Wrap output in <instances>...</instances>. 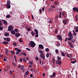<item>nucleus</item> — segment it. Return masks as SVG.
Masks as SVG:
<instances>
[{"instance_id":"obj_1","label":"nucleus","mask_w":78,"mask_h":78,"mask_svg":"<svg viewBox=\"0 0 78 78\" xmlns=\"http://www.w3.org/2000/svg\"><path fill=\"white\" fill-rule=\"evenodd\" d=\"M30 44L31 47H34V46L36 45V44L33 41H31L30 42Z\"/></svg>"},{"instance_id":"obj_2","label":"nucleus","mask_w":78,"mask_h":78,"mask_svg":"<svg viewBox=\"0 0 78 78\" xmlns=\"http://www.w3.org/2000/svg\"><path fill=\"white\" fill-rule=\"evenodd\" d=\"M14 29V27H12L11 26H9L8 27V30L11 31Z\"/></svg>"},{"instance_id":"obj_3","label":"nucleus","mask_w":78,"mask_h":78,"mask_svg":"<svg viewBox=\"0 0 78 78\" xmlns=\"http://www.w3.org/2000/svg\"><path fill=\"white\" fill-rule=\"evenodd\" d=\"M40 56L41 58H42L43 59H45V56L44 55V54H42L40 55Z\"/></svg>"},{"instance_id":"obj_4","label":"nucleus","mask_w":78,"mask_h":78,"mask_svg":"<svg viewBox=\"0 0 78 78\" xmlns=\"http://www.w3.org/2000/svg\"><path fill=\"white\" fill-rule=\"evenodd\" d=\"M73 10L74 11V12L76 11L78 12V7H74L73 8Z\"/></svg>"},{"instance_id":"obj_5","label":"nucleus","mask_w":78,"mask_h":78,"mask_svg":"<svg viewBox=\"0 0 78 78\" xmlns=\"http://www.w3.org/2000/svg\"><path fill=\"white\" fill-rule=\"evenodd\" d=\"M68 43L70 47H71V48H73V44L71 42H69Z\"/></svg>"},{"instance_id":"obj_6","label":"nucleus","mask_w":78,"mask_h":78,"mask_svg":"<svg viewBox=\"0 0 78 78\" xmlns=\"http://www.w3.org/2000/svg\"><path fill=\"white\" fill-rule=\"evenodd\" d=\"M68 21V20H63L62 21V22L64 24H65V25L67 24V23L66 22H67Z\"/></svg>"},{"instance_id":"obj_7","label":"nucleus","mask_w":78,"mask_h":78,"mask_svg":"<svg viewBox=\"0 0 78 78\" xmlns=\"http://www.w3.org/2000/svg\"><path fill=\"white\" fill-rule=\"evenodd\" d=\"M56 62H57V64H58V65H59V66H60L61 65V61L58 60H56Z\"/></svg>"},{"instance_id":"obj_8","label":"nucleus","mask_w":78,"mask_h":78,"mask_svg":"<svg viewBox=\"0 0 78 78\" xmlns=\"http://www.w3.org/2000/svg\"><path fill=\"white\" fill-rule=\"evenodd\" d=\"M2 22H3V24H4V25H7V24L8 23V22H7V21H6L5 20H2Z\"/></svg>"},{"instance_id":"obj_9","label":"nucleus","mask_w":78,"mask_h":78,"mask_svg":"<svg viewBox=\"0 0 78 78\" xmlns=\"http://www.w3.org/2000/svg\"><path fill=\"white\" fill-rule=\"evenodd\" d=\"M39 48H41V49H44V46L42 44H39Z\"/></svg>"},{"instance_id":"obj_10","label":"nucleus","mask_w":78,"mask_h":78,"mask_svg":"<svg viewBox=\"0 0 78 78\" xmlns=\"http://www.w3.org/2000/svg\"><path fill=\"white\" fill-rule=\"evenodd\" d=\"M21 50L18 49V50L17 51H16V54H18L20 52H21Z\"/></svg>"},{"instance_id":"obj_11","label":"nucleus","mask_w":78,"mask_h":78,"mask_svg":"<svg viewBox=\"0 0 78 78\" xmlns=\"http://www.w3.org/2000/svg\"><path fill=\"white\" fill-rule=\"evenodd\" d=\"M72 36H73V34H72V33L71 32H69L68 33V36L69 37H72Z\"/></svg>"},{"instance_id":"obj_12","label":"nucleus","mask_w":78,"mask_h":78,"mask_svg":"<svg viewBox=\"0 0 78 78\" xmlns=\"http://www.w3.org/2000/svg\"><path fill=\"white\" fill-rule=\"evenodd\" d=\"M73 38V37H70L68 38V41H71L72 39Z\"/></svg>"},{"instance_id":"obj_13","label":"nucleus","mask_w":78,"mask_h":78,"mask_svg":"<svg viewBox=\"0 0 78 78\" xmlns=\"http://www.w3.org/2000/svg\"><path fill=\"white\" fill-rule=\"evenodd\" d=\"M5 52L6 55L7 56V55H8V49H6L5 50Z\"/></svg>"},{"instance_id":"obj_14","label":"nucleus","mask_w":78,"mask_h":78,"mask_svg":"<svg viewBox=\"0 0 78 78\" xmlns=\"http://www.w3.org/2000/svg\"><path fill=\"white\" fill-rule=\"evenodd\" d=\"M20 35V34H15V37H19V36Z\"/></svg>"},{"instance_id":"obj_15","label":"nucleus","mask_w":78,"mask_h":78,"mask_svg":"<svg viewBox=\"0 0 78 78\" xmlns=\"http://www.w3.org/2000/svg\"><path fill=\"white\" fill-rule=\"evenodd\" d=\"M9 36V34L7 32H6L5 33V36Z\"/></svg>"},{"instance_id":"obj_16","label":"nucleus","mask_w":78,"mask_h":78,"mask_svg":"<svg viewBox=\"0 0 78 78\" xmlns=\"http://www.w3.org/2000/svg\"><path fill=\"white\" fill-rule=\"evenodd\" d=\"M10 4H11L10 0H9L7 2V5H10Z\"/></svg>"},{"instance_id":"obj_17","label":"nucleus","mask_w":78,"mask_h":78,"mask_svg":"<svg viewBox=\"0 0 78 78\" xmlns=\"http://www.w3.org/2000/svg\"><path fill=\"white\" fill-rule=\"evenodd\" d=\"M75 32H78V27H75Z\"/></svg>"},{"instance_id":"obj_18","label":"nucleus","mask_w":78,"mask_h":78,"mask_svg":"<svg viewBox=\"0 0 78 78\" xmlns=\"http://www.w3.org/2000/svg\"><path fill=\"white\" fill-rule=\"evenodd\" d=\"M11 33H12L13 34H14L15 33H16V32L14 31V30H12L11 31Z\"/></svg>"},{"instance_id":"obj_19","label":"nucleus","mask_w":78,"mask_h":78,"mask_svg":"<svg viewBox=\"0 0 78 78\" xmlns=\"http://www.w3.org/2000/svg\"><path fill=\"white\" fill-rule=\"evenodd\" d=\"M6 6L8 9H9L11 8V5H6Z\"/></svg>"},{"instance_id":"obj_20","label":"nucleus","mask_w":78,"mask_h":78,"mask_svg":"<svg viewBox=\"0 0 78 78\" xmlns=\"http://www.w3.org/2000/svg\"><path fill=\"white\" fill-rule=\"evenodd\" d=\"M31 34L32 35V36H34V34H36V33H35L33 32V31H32L31 32Z\"/></svg>"},{"instance_id":"obj_21","label":"nucleus","mask_w":78,"mask_h":78,"mask_svg":"<svg viewBox=\"0 0 78 78\" xmlns=\"http://www.w3.org/2000/svg\"><path fill=\"white\" fill-rule=\"evenodd\" d=\"M23 68H24V66H23V65H22L20 68V70H23Z\"/></svg>"},{"instance_id":"obj_22","label":"nucleus","mask_w":78,"mask_h":78,"mask_svg":"<svg viewBox=\"0 0 78 78\" xmlns=\"http://www.w3.org/2000/svg\"><path fill=\"white\" fill-rule=\"evenodd\" d=\"M39 53H41V55L43 54V51H42L41 50H40V51H39Z\"/></svg>"},{"instance_id":"obj_23","label":"nucleus","mask_w":78,"mask_h":78,"mask_svg":"<svg viewBox=\"0 0 78 78\" xmlns=\"http://www.w3.org/2000/svg\"><path fill=\"white\" fill-rule=\"evenodd\" d=\"M46 57L47 58H48L50 56V54H49V53H47L46 54Z\"/></svg>"},{"instance_id":"obj_24","label":"nucleus","mask_w":78,"mask_h":78,"mask_svg":"<svg viewBox=\"0 0 78 78\" xmlns=\"http://www.w3.org/2000/svg\"><path fill=\"white\" fill-rule=\"evenodd\" d=\"M21 54L22 55H24V56H27V54L26 53H22L21 52Z\"/></svg>"},{"instance_id":"obj_25","label":"nucleus","mask_w":78,"mask_h":78,"mask_svg":"<svg viewBox=\"0 0 78 78\" xmlns=\"http://www.w3.org/2000/svg\"><path fill=\"white\" fill-rule=\"evenodd\" d=\"M58 2L56 1H55L54 2V5H58Z\"/></svg>"},{"instance_id":"obj_26","label":"nucleus","mask_w":78,"mask_h":78,"mask_svg":"<svg viewBox=\"0 0 78 78\" xmlns=\"http://www.w3.org/2000/svg\"><path fill=\"white\" fill-rule=\"evenodd\" d=\"M57 37L58 38H62V36L61 35H58L57 36Z\"/></svg>"},{"instance_id":"obj_27","label":"nucleus","mask_w":78,"mask_h":78,"mask_svg":"<svg viewBox=\"0 0 78 78\" xmlns=\"http://www.w3.org/2000/svg\"><path fill=\"white\" fill-rule=\"evenodd\" d=\"M28 73H29V72L27 71L26 72L25 74L26 75H28Z\"/></svg>"},{"instance_id":"obj_28","label":"nucleus","mask_w":78,"mask_h":78,"mask_svg":"<svg viewBox=\"0 0 78 78\" xmlns=\"http://www.w3.org/2000/svg\"><path fill=\"white\" fill-rule=\"evenodd\" d=\"M55 53H57V54H58L59 52V50H58V49H56L55 50Z\"/></svg>"},{"instance_id":"obj_29","label":"nucleus","mask_w":78,"mask_h":78,"mask_svg":"<svg viewBox=\"0 0 78 78\" xmlns=\"http://www.w3.org/2000/svg\"><path fill=\"white\" fill-rule=\"evenodd\" d=\"M52 75L54 77H55L56 75V73L55 72H54L52 74Z\"/></svg>"},{"instance_id":"obj_30","label":"nucleus","mask_w":78,"mask_h":78,"mask_svg":"<svg viewBox=\"0 0 78 78\" xmlns=\"http://www.w3.org/2000/svg\"><path fill=\"white\" fill-rule=\"evenodd\" d=\"M10 52L11 53L13 54V55H15V52H14L13 51H11Z\"/></svg>"},{"instance_id":"obj_31","label":"nucleus","mask_w":78,"mask_h":78,"mask_svg":"<svg viewBox=\"0 0 78 78\" xmlns=\"http://www.w3.org/2000/svg\"><path fill=\"white\" fill-rule=\"evenodd\" d=\"M6 17L7 18H9L10 17V15H8L6 16Z\"/></svg>"},{"instance_id":"obj_32","label":"nucleus","mask_w":78,"mask_h":78,"mask_svg":"<svg viewBox=\"0 0 78 78\" xmlns=\"http://www.w3.org/2000/svg\"><path fill=\"white\" fill-rule=\"evenodd\" d=\"M62 15L64 17H65V12H63L62 13Z\"/></svg>"},{"instance_id":"obj_33","label":"nucleus","mask_w":78,"mask_h":78,"mask_svg":"<svg viewBox=\"0 0 78 78\" xmlns=\"http://www.w3.org/2000/svg\"><path fill=\"white\" fill-rule=\"evenodd\" d=\"M71 41L72 43H75V40L74 39H73Z\"/></svg>"},{"instance_id":"obj_34","label":"nucleus","mask_w":78,"mask_h":78,"mask_svg":"<svg viewBox=\"0 0 78 78\" xmlns=\"http://www.w3.org/2000/svg\"><path fill=\"white\" fill-rule=\"evenodd\" d=\"M19 41L20 42H22V38L19 39Z\"/></svg>"},{"instance_id":"obj_35","label":"nucleus","mask_w":78,"mask_h":78,"mask_svg":"<svg viewBox=\"0 0 78 78\" xmlns=\"http://www.w3.org/2000/svg\"><path fill=\"white\" fill-rule=\"evenodd\" d=\"M35 31L36 32V34H38V31L37 30V29H35Z\"/></svg>"},{"instance_id":"obj_36","label":"nucleus","mask_w":78,"mask_h":78,"mask_svg":"<svg viewBox=\"0 0 78 78\" xmlns=\"http://www.w3.org/2000/svg\"><path fill=\"white\" fill-rule=\"evenodd\" d=\"M7 59V58L6 57H5V58H3V61H6Z\"/></svg>"},{"instance_id":"obj_37","label":"nucleus","mask_w":78,"mask_h":78,"mask_svg":"<svg viewBox=\"0 0 78 78\" xmlns=\"http://www.w3.org/2000/svg\"><path fill=\"white\" fill-rule=\"evenodd\" d=\"M76 62V60H75V61H74L72 62V64H75V62Z\"/></svg>"},{"instance_id":"obj_38","label":"nucleus","mask_w":78,"mask_h":78,"mask_svg":"<svg viewBox=\"0 0 78 78\" xmlns=\"http://www.w3.org/2000/svg\"><path fill=\"white\" fill-rule=\"evenodd\" d=\"M57 58L58 60H61V58L59 56H58Z\"/></svg>"},{"instance_id":"obj_39","label":"nucleus","mask_w":78,"mask_h":78,"mask_svg":"<svg viewBox=\"0 0 78 78\" xmlns=\"http://www.w3.org/2000/svg\"><path fill=\"white\" fill-rule=\"evenodd\" d=\"M3 30V28L2 27H0V30Z\"/></svg>"},{"instance_id":"obj_40","label":"nucleus","mask_w":78,"mask_h":78,"mask_svg":"<svg viewBox=\"0 0 78 78\" xmlns=\"http://www.w3.org/2000/svg\"><path fill=\"white\" fill-rule=\"evenodd\" d=\"M49 50V49H48V48H46L45 49V51H48Z\"/></svg>"},{"instance_id":"obj_41","label":"nucleus","mask_w":78,"mask_h":78,"mask_svg":"<svg viewBox=\"0 0 78 78\" xmlns=\"http://www.w3.org/2000/svg\"><path fill=\"white\" fill-rule=\"evenodd\" d=\"M58 40H60V41H62V38H59L58 39Z\"/></svg>"},{"instance_id":"obj_42","label":"nucleus","mask_w":78,"mask_h":78,"mask_svg":"<svg viewBox=\"0 0 78 78\" xmlns=\"http://www.w3.org/2000/svg\"><path fill=\"white\" fill-rule=\"evenodd\" d=\"M30 30H31V28H27V30L28 31H30Z\"/></svg>"},{"instance_id":"obj_43","label":"nucleus","mask_w":78,"mask_h":78,"mask_svg":"<svg viewBox=\"0 0 78 78\" xmlns=\"http://www.w3.org/2000/svg\"><path fill=\"white\" fill-rule=\"evenodd\" d=\"M62 55L63 56H65V54H64V53L63 52L62 54Z\"/></svg>"},{"instance_id":"obj_44","label":"nucleus","mask_w":78,"mask_h":78,"mask_svg":"<svg viewBox=\"0 0 78 78\" xmlns=\"http://www.w3.org/2000/svg\"><path fill=\"white\" fill-rule=\"evenodd\" d=\"M12 64L14 66H16V64L15 63H14V62H12Z\"/></svg>"},{"instance_id":"obj_45","label":"nucleus","mask_w":78,"mask_h":78,"mask_svg":"<svg viewBox=\"0 0 78 78\" xmlns=\"http://www.w3.org/2000/svg\"><path fill=\"white\" fill-rule=\"evenodd\" d=\"M51 8H55V6L54 5H52L51 6Z\"/></svg>"},{"instance_id":"obj_46","label":"nucleus","mask_w":78,"mask_h":78,"mask_svg":"<svg viewBox=\"0 0 78 78\" xmlns=\"http://www.w3.org/2000/svg\"><path fill=\"white\" fill-rule=\"evenodd\" d=\"M38 36V34H37V35H35V37H37Z\"/></svg>"},{"instance_id":"obj_47","label":"nucleus","mask_w":78,"mask_h":78,"mask_svg":"<svg viewBox=\"0 0 78 78\" xmlns=\"http://www.w3.org/2000/svg\"><path fill=\"white\" fill-rule=\"evenodd\" d=\"M23 60L24 62H27V60L26 59H25V58L23 59Z\"/></svg>"},{"instance_id":"obj_48","label":"nucleus","mask_w":78,"mask_h":78,"mask_svg":"<svg viewBox=\"0 0 78 78\" xmlns=\"http://www.w3.org/2000/svg\"><path fill=\"white\" fill-rule=\"evenodd\" d=\"M29 64H33V62L31 61H30L29 62Z\"/></svg>"},{"instance_id":"obj_49","label":"nucleus","mask_w":78,"mask_h":78,"mask_svg":"<svg viewBox=\"0 0 78 78\" xmlns=\"http://www.w3.org/2000/svg\"><path fill=\"white\" fill-rule=\"evenodd\" d=\"M26 49L27 50H28V51H31V50L28 48H27Z\"/></svg>"},{"instance_id":"obj_50","label":"nucleus","mask_w":78,"mask_h":78,"mask_svg":"<svg viewBox=\"0 0 78 78\" xmlns=\"http://www.w3.org/2000/svg\"><path fill=\"white\" fill-rule=\"evenodd\" d=\"M14 31L15 32H16L17 33V29H15Z\"/></svg>"},{"instance_id":"obj_51","label":"nucleus","mask_w":78,"mask_h":78,"mask_svg":"<svg viewBox=\"0 0 78 78\" xmlns=\"http://www.w3.org/2000/svg\"><path fill=\"white\" fill-rule=\"evenodd\" d=\"M9 72H10V75H12V71H11V70H10Z\"/></svg>"},{"instance_id":"obj_52","label":"nucleus","mask_w":78,"mask_h":78,"mask_svg":"<svg viewBox=\"0 0 78 78\" xmlns=\"http://www.w3.org/2000/svg\"><path fill=\"white\" fill-rule=\"evenodd\" d=\"M67 39H68V38H66V39L65 40V42H67Z\"/></svg>"},{"instance_id":"obj_53","label":"nucleus","mask_w":78,"mask_h":78,"mask_svg":"<svg viewBox=\"0 0 78 78\" xmlns=\"http://www.w3.org/2000/svg\"><path fill=\"white\" fill-rule=\"evenodd\" d=\"M57 46H59V45H60V43H58L57 44Z\"/></svg>"},{"instance_id":"obj_54","label":"nucleus","mask_w":78,"mask_h":78,"mask_svg":"<svg viewBox=\"0 0 78 78\" xmlns=\"http://www.w3.org/2000/svg\"><path fill=\"white\" fill-rule=\"evenodd\" d=\"M36 59L37 60V61L39 59V58H38V57H36Z\"/></svg>"},{"instance_id":"obj_55","label":"nucleus","mask_w":78,"mask_h":78,"mask_svg":"<svg viewBox=\"0 0 78 78\" xmlns=\"http://www.w3.org/2000/svg\"><path fill=\"white\" fill-rule=\"evenodd\" d=\"M15 50H16V51H17V50H19V49H18L17 48H15Z\"/></svg>"},{"instance_id":"obj_56","label":"nucleus","mask_w":78,"mask_h":78,"mask_svg":"<svg viewBox=\"0 0 78 78\" xmlns=\"http://www.w3.org/2000/svg\"><path fill=\"white\" fill-rule=\"evenodd\" d=\"M10 14L11 15H12V12L11 11V12H10Z\"/></svg>"},{"instance_id":"obj_57","label":"nucleus","mask_w":78,"mask_h":78,"mask_svg":"<svg viewBox=\"0 0 78 78\" xmlns=\"http://www.w3.org/2000/svg\"><path fill=\"white\" fill-rule=\"evenodd\" d=\"M50 77L51 78H53V75H51L50 76Z\"/></svg>"},{"instance_id":"obj_58","label":"nucleus","mask_w":78,"mask_h":78,"mask_svg":"<svg viewBox=\"0 0 78 78\" xmlns=\"http://www.w3.org/2000/svg\"><path fill=\"white\" fill-rule=\"evenodd\" d=\"M51 11V9H49L48 10V11Z\"/></svg>"},{"instance_id":"obj_59","label":"nucleus","mask_w":78,"mask_h":78,"mask_svg":"<svg viewBox=\"0 0 78 78\" xmlns=\"http://www.w3.org/2000/svg\"><path fill=\"white\" fill-rule=\"evenodd\" d=\"M20 61H22V58H20Z\"/></svg>"},{"instance_id":"obj_60","label":"nucleus","mask_w":78,"mask_h":78,"mask_svg":"<svg viewBox=\"0 0 78 78\" xmlns=\"http://www.w3.org/2000/svg\"><path fill=\"white\" fill-rule=\"evenodd\" d=\"M7 41H8V42H9V38H7Z\"/></svg>"},{"instance_id":"obj_61","label":"nucleus","mask_w":78,"mask_h":78,"mask_svg":"<svg viewBox=\"0 0 78 78\" xmlns=\"http://www.w3.org/2000/svg\"><path fill=\"white\" fill-rule=\"evenodd\" d=\"M52 61L53 62H55L54 59H52Z\"/></svg>"},{"instance_id":"obj_62","label":"nucleus","mask_w":78,"mask_h":78,"mask_svg":"<svg viewBox=\"0 0 78 78\" xmlns=\"http://www.w3.org/2000/svg\"><path fill=\"white\" fill-rule=\"evenodd\" d=\"M32 19H34V17H33V15H32Z\"/></svg>"},{"instance_id":"obj_63","label":"nucleus","mask_w":78,"mask_h":78,"mask_svg":"<svg viewBox=\"0 0 78 78\" xmlns=\"http://www.w3.org/2000/svg\"><path fill=\"white\" fill-rule=\"evenodd\" d=\"M30 77H31V78H32V77H33V75L32 74H30Z\"/></svg>"},{"instance_id":"obj_64","label":"nucleus","mask_w":78,"mask_h":78,"mask_svg":"<svg viewBox=\"0 0 78 78\" xmlns=\"http://www.w3.org/2000/svg\"><path fill=\"white\" fill-rule=\"evenodd\" d=\"M39 12H40L42 13V10H41V9H40L39 10Z\"/></svg>"}]
</instances>
